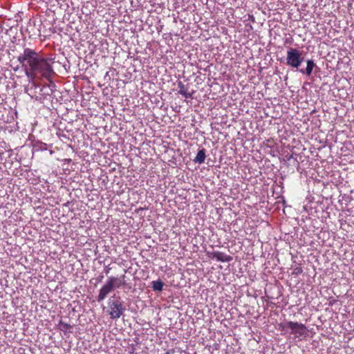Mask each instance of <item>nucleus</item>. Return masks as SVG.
<instances>
[{
    "label": "nucleus",
    "instance_id": "nucleus-1",
    "mask_svg": "<svg viewBox=\"0 0 354 354\" xmlns=\"http://www.w3.org/2000/svg\"><path fill=\"white\" fill-rule=\"evenodd\" d=\"M17 60L24 69L26 75L32 82L37 75L48 81L55 75L52 59L44 57L34 49L24 48L23 53L17 57Z\"/></svg>",
    "mask_w": 354,
    "mask_h": 354
},
{
    "label": "nucleus",
    "instance_id": "nucleus-7",
    "mask_svg": "<svg viewBox=\"0 0 354 354\" xmlns=\"http://www.w3.org/2000/svg\"><path fill=\"white\" fill-rule=\"evenodd\" d=\"M110 282L113 284L114 289L124 287L127 285L125 280V275H122L120 277H110L108 279Z\"/></svg>",
    "mask_w": 354,
    "mask_h": 354
},
{
    "label": "nucleus",
    "instance_id": "nucleus-3",
    "mask_svg": "<svg viewBox=\"0 0 354 354\" xmlns=\"http://www.w3.org/2000/svg\"><path fill=\"white\" fill-rule=\"evenodd\" d=\"M304 58L301 52L293 48H290L287 51L286 64L293 68H298L303 62Z\"/></svg>",
    "mask_w": 354,
    "mask_h": 354
},
{
    "label": "nucleus",
    "instance_id": "nucleus-9",
    "mask_svg": "<svg viewBox=\"0 0 354 354\" xmlns=\"http://www.w3.org/2000/svg\"><path fill=\"white\" fill-rule=\"evenodd\" d=\"M205 158H206L205 149H200L198 151L196 156L194 159V162L196 163H198V164H202L205 162Z\"/></svg>",
    "mask_w": 354,
    "mask_h": 354
},
{
    "label": "nucleus",
    "instance_id": "nucleus-6",
    "mask_svg": "<svg viewBox=\"0 0 354 354\" xmlns=\"http://www.w3.org/2000/svg\"><path fill=\"white\" fill-rule=\"evenodd\" d=\"M208 256L209 258L212 259H215L216 261L221 262H230L232 260V257L231 256L219 251L209 252L208 253Z\"/></svg>",
    "mask_w": 354,
    "mask_h": 354
},
{
    "label": "nucleus",
    "instance_id": "nucleus-4",
    "mask_svg": "<svg viewBox=\"0 0 354 354\" xmlns=\"http://www.w3.org/2000/svg\"><path fill=\"white\" fill-rule=\"evenodd\" d=\"M113 298V299L110 300L109 303L110 308L109 315L111 318L117 319L122 315L124 308L120 297H115L114 295Z\"/></svg>",
    "mask_w": 354,
    "mask_h": 354
},
{
    "label": "nucleus",
    "instance_id": "nucleus-14",
    "mask_svg": "<svg viewBox=\"0 0 354 354\" xmlns=\"http://www.w3.org/2000/svg\"><path fill=\"white\" fill-rule=\"evenodd\" d=\"M64 326H65V328H69V325H68V324H66L64 325Z\"/></svg>",
    "mask_w": 354,
    "mask_h": 354
},
{
    "label": "nucleus",
    "instance_id": "nucleus-2",
    "mask_svg": "<svg viewBox=\"0 0 354 354\" xmlns=\"http://www.w3.org/2000/svg\"><path fill=\"white\" fill-rule=\"evenodd\" d=\"M282 330H290V334L294 335L296 338L301 339L308 335V329L306 326L301 324L295 322H287L283 325H281Z\"/></svg>",
    "mask_w": 354,
    "mask_h": 354
},
{
    "label": "nucleus",
    "instance_id": "nucleus-10",
    "mask_svg": "<svg viewBox=\"0 0 354 354\" xmlns=\"http://www.w3.org/2000/svg\"><path fill=\"white\" fill-rule=\"evenodd\" d=\"M306 64L307 66L305 71L301 70L300 71L303 73H306L307 75H310L313 72V68L315 66V64L311 59L307 60Z\"/></svg>",
    "mask_w": 354,
    "mask_h": 354
},
{
    "label": "nucleus",
    "instance_id": "nucleus-11",
    "mask_svg": "<svg viewBox=\"0 0 354 354\" xmlns=\"http://www.w3.org/2000/svg\"><path fill=\"white\" fill-rule=\"evenodd\" d=\"M152 288L154 291H162L164 286V283L160 280L158 279L157 281H152Z\"/></svg>",
    "mask_w": 354,
    "mask_h": 354
},
{
    "label": "nucleus",
    "instance_id": "nucleus-8",
    "mask_svg": "<svg viewBox=\"0 0 354 354\" xmlns=\"http://www.w3.org/2000/svg\"><path fill=\"white\" fill-rule=\"evenodd\" d=\"M178 93L185 98H193L192 93L188 91L187 86L185 85L181 81L178 82Z\"/></svg>",
    "mask_w": 354,
    "mask_h": 354
},
{
    "label": "nucleus",
    "instance_id": "nucleus-13",
    "mask_svg": "<svg viewBox=\"0 0 354 354\" xmlns=\"http://www.w3.org/2000/svg\"><path fill=\"white\" fill-rule=\"evenodd\" d=\"M111 268H108L106 267L104 270H105V273L107 274H109V271H110Z\"/></svg>",
    "mask_w": 354,
    "mask_h": 354
},
{
    "label": "nucleus",
    "instance_id": "nucleus-5",
    "mask_svg": "<svg viewBox=\"0 0 354 354\" xmlns=\"http://www.w3.org/2000/svg\"><path fill=\"white\" fill-rule=\"evenodd\" d=\"M114 290L115 289L113 286V284L110 282L109 279H107L106 282L102 286V287L99 290V294L97 298V301L100 302L105 299L107 295Z\"/></svg>",
    "mask_w": 354,
    "mask_h": 354
},
{
    "label": "nucleus",
    "instance_id": "nucleus-12",
    "mask_svg": "<svg viewBox=\"0 0 354 354\" xmlns=\"http://www.w3.org/2000/svg\"><path fill=\"white\" fill-rule=\"evenodd\" d=\"M302 272V270L301 268H297L295 269V272L298 274V273H301Z\"/></svg>",
    "mask_w": 354,
    "mask_h": 354
}]
</instances>
